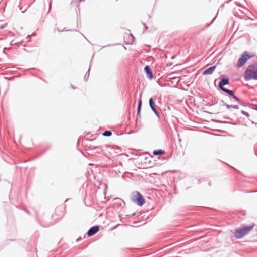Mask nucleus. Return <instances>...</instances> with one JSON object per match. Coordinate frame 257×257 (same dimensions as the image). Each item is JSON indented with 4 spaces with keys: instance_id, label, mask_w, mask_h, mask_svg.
<instances>
[{
    "instance_id": "nucleus-1",
    "label": "nucleus",
    "mask_w": 257,
    "mask_h": 257,
    "mask_svg": "<svg viewBox=\"0 0 257 257\" xmlns=\"http://www.w3.org/2000/svg\"><path fill=\"white\" fill-rule=\"evenodd\" d=\"M245 81L257 80V63L249 65L244 72Z\"/></svg>"
},
{
    "instance_id": "nucleus-2",
    "label": "nucleus",
    "mask_w": 257,
    "mask_h": 257,
    "mask_svg": "<svg viewBox=\"0 0 257 257\" xmlns=\"http://www.w3.org/2000/svg\"><path fill=\"white\" fill-rule=\"evenodd\" d=\"M255 224L252 223L249 225H242L241 227L237 228L234 232V236L236 239H240L246 235L254 227Z\"/></svg>"
},
{
    "instance_id": "nucleus-3",
    "label": "nucleus",
    "mask_w": 257,
    "mask_h": 257,
    "mask_svg": "<svg viewBox=\"0 0 257 257\" xmlns=\"http://www.w3.org/2000/svg\"><path fill=\"white\" fill-rule=\"evenodd\" d=\"M131 200L139 206H142L145 202V200L143 196L139 192L137 191L132 192Z\"/></svg>"
},
{
    "instance_id": "nucleus-4",
    "label": "nucleus",
    "mask_w": 257,
    "mask_h": 257,
    "mask_svg": "<svg viewBox=\"0 0 257 257\" xmlns=\"http://www.w3.org/2000/svg\"><path fill=\"white\" fill-rule=\"evenodd\" d=\"M252 57L253 56L250 55L247 51H245L242 54L241 57L239 58L236 66L237 67L240 68L242 67L244 64H245V63L248 59L252 58Z\"/></svg>"
},
{
    "instance_id": "nucleus-5",
    "label": "nucleus",
    "mask_w": 257,
    "mask_h": 257,
    "mask_svg": "<svg viewBox=\"0 0 257 257\" xmlns=\"http://www.w3.org/2000/svg\"><path fill=\"white\" fill-rule=\"evenodd\" d=\"M103 147H105L106 148H110V149L112 150H116L115 153L117 154H119L121 152L120 148L117 147V146H111L109 145H105L103 146H101V145L96 146V147L94 146V147H93V148L94 149V150H98L100 151H103Z\"/></svg>"
},
{
    "instance_id": "nucleus-6",
    "label": "nucleus",
    "mask_w": 257,
    "mask_h": 257,
    "mask_svg": "<svg viewBox=\"0 0 257 257\" xmlns=\"http://www.w3.org/2000/svg\"><path fill=\"white\" fill-rule=\"evenodd\" d=\"M229 83V79L224 75H222L220 76V81L218 84V87L222 91L224 89H226L224 87V85H228Z\"/></svg>"
},
{
    "instance_id": "nucleus-7",
    "label": "nucleus",
    "mask_w": 257,
    "mask_h": 257,
    "mask_svg": "<svg viewBox=\"0 0 257 257\" xmlns=\"http://www.w3.org/2000/svg\"><path fill=\"white\" fill-rule=\"evenodd\" d=\"M100 226L95 225L90 227L87 232L88 237H91L96 234L99 231Z\"/></svg>"
},
{
    "instance_id": "nucleus-8",
    "label": "nucleus",
    "mask_w": 257,
    "mask_h": 257,
    "mask_svg": "<svg viewBox=\"0 0 257 257\" xmlns=\"http://www.w3.org/2000/svg\"><path fill=\"white\" fill-rule=\"evenodd\" d=\"M149 105L152 111L154 113L156 116L159 117V113L157 109L155 108V104L152 98H150L149 99Z\"/></svg>"
},
{
    "instance_id": "nucleus-9",
    "label": "nucleus",
    "mask_w": 257,
    "mask_h": 257,
    "mask_svg": "<svg viewBox=\"0 0 257 257\" xmlns=\"http://www.w3.org/2000/svg\"><path fill=\"white\" fill-rule=\"evenodd\" d=\"M113 131L114 132V134L116 136H120V135H123L124 134L130 135L131 134L135 133L137 132V130H136V131L133 130L129 132H124L122 130H113Z\"/></svg>"
},
{
    "instance_id": "nucleus-10",
    "label": "nucleus",
    "mask_w": 257,
    "mask_h": 257,
    "mask_svg": "<svg viewBox=\"0 0 257 257\" xmlns=\"http://www.w3.org/2000/svg\"><path fill=\"white\" fill-rule=\"evenodd\" d=\"M144 72L146 74L147 77L150 79L151 80L153 78V74L151 70L150 67L148 65H146L144 69Z\"/></svg>"
},
{
    "instance_id": "nucleus-11",
    "label": "nucleus",
    "mask_w": 257,
    "mask_h": 257,
    "mask_svg": "<svg viewBox=\"0 0 257 257\" xmlns=\"http://www.w3.org/2000/svg\"><path fill=\"white\" fill-rule=\"evenodd\" d=\"M216 68V66H211V67L206 69V70H205L203 71L202 74L204 75L211 74L214 71Z\"/></svg>"
},
{
    "instance_id": "nucleus-12",
    "label": "nucleus",
    "mask_w": 257,
    "mask_h": 257,
    "mask_svg": "<svg viewBox=\"0 0 257 257\" xmlns=\"http://www.w3.org/2000/svg\"><path fill=\"white\" fill-rule=\"evenodd\" d=\"M84 134L85 135V137L84 138V139L83 141V142H85V141H89V142L93 141L96 140V137L94 135H92L91 136V137H93V138H92V139H90L89 138L87 137V136L89 134V133H87L86 132H84Z\"/></svg>"
},
{
    "instance_id": "nucleus-13",
    "label": "nucleus",
    "mask_w": 257,
    "mask_h": 257,
    "mask_svg": "<svg viewBox=\"0 0 257 257\" xmlns=\"http://www.w3.org/2000/svg\"><path fill=\"white\" fill-rule=\"evenodd\" d=\"M165 153V151L162 149L155 150L153 152V154L155 156H161Z\"/></svg>"
},
{
    "instance_id": "nucleus-14",
    "label": "nucleus",
    "mask_w": 257,
    "mask_h": 257,
    "mask_svg": "<svg viewBox=\"0 0 257 257\" xmlns=\"http://www.w3.org/2000/svg\"><path fill=\"white\" fill-rule=\"evenodd\" d=\"M141 106H142V100L140 98V100L138 101V104L137 106V115L140 117V112L141 109Z\"/></svg>"
},
{
    "instance_id": "nucleus-15",
    "label": "nucleus",
    "mask_w": 257,
    "mask_h": 257,
    "mask_svg": "<svg viewBox=\"0 0 257 257\" xmlns=\"http://www.w3.org/2000/svg\"><path fill=\"white\" fill-rule=\"evenodd\" d=\"M222 91L227 93L229 96H230L231 97H232L235 95L234 92L232 90L227 89V88L224 89V90H223Z\"/></svg>"
},
{
    "instance_id": "nucleus-16",
    "label": "nucleus",
    "mask_w": 257,
    "mask_h": 257,
    "mask_svg": "<svg viewBox=\"0 0 257 257\" xmlns=\"http://www.w3.org/2000/svg\"><path fill=\"white\" fill-rule=\"evenodd\" d=\"M224 105L225 106V107L227 109H230V108H233V109H239V106L238 105H229V104H224Z\"/></svg>"
},
{
    "instance_id": "nucleus-17",
    "label": "nucleus",
    "mask_w": 257,
    "mask_h": 257,
    "mask_svg": "<svg viewBox=\"0 0 257 257\" xmlns=\"http://www.w3.org/2000/svg\"><path fill=\"white\" fill-rule=\"evenodd\" d=\"M102 135L104 136L110 137L112 135V132L108 130H105V132H103Z\"/></svg>"
},
{
    "instance_id": "nucleus-18",
    "label": "nucleus",
    "mask_w": 257,
    "mask_h": 257,
    "mask_svg": "<svg viewBox=\"0 0 257 257\" xmlns=\"http://www.w3.org/2000/svg\"><path fill=\"white\" fill-rule=\"evenodd\" d=\"M90 70V68L89 67L87 72L86 73L85 75L84 76V79L85 81H87L88 80V78H89Z\"/></svg>"
},
{
    "instance_id": "nucleus-19",
    "label": "nucleus",
    "mask_w": 257,
    "mask_h": 257,
    "mask_svg": "<svg viewBox=\"0 0 257 257\" xmlns=\"http://www.w3.org/2000/svg\"><path fill=\"white\" fill-rule=\"evenodd\" d=\"M36 36V34L35 33H33L31 36ZM30 38H31V36L30 35H28L26 39H27V41H26V42H29L30 41Z\"/></svg>"
},
{
    "instance_id": "nucleus-20",
    "label": "nucleus",
    "mask_w": 257,
    "mask_h": 257,
    "mask_svg": "<svg viewBox=\"0 0 257 257\" xmlns=\"http://www.w3.org/2000/svg\"><path fill=\"white\" fill-rule=\"evenodd\" d=\"M93 147H94V146H92L91 145H89V146H87V150H89V151H94V149L93 148Z\"/></svg>"
},
{
    "instance_id": "nucleus-21",
    "label": "nucleus",
    "mask_w": 257,
    "mask_h": 257,
    "mask_svg": "<svg viewBox=\"0 0 257 257\" xmlns=\"http://www.w3.org/2000/svg\"><path fill=\"white\" fill-rule=\"evenodd\" d=\"M20 43H21V41H16L15 40H13L11 42V45L18 44Z\"/></svg>"
},
{
    "instance_id": "nucleus-22",
    "label": "nucleus",
    "mask_w": 257,
    "mask_h": 257,
    "mask_svg": "<svg viewBox=\"0 0 257 257\" xmlns=\"http://www.w3.org/2000/svg\"><path fill=\"white\" fill-rule=\"evenodd\" d=\"M243 107H246L247 106V104L245 102H242L240 100V102H238Z\"/></svg>"
},
{
    "instance_id": "nucleus-23",
    "label": "nucleus",
    "mask_w": 257,
    "mask_h": 257,
    "mask_svg": "<svg viewBox=\"0 0 257 257\" xmlns=\"http://www.w3.org/2000/svg\"><path fill=\"white\" fill-rule=\"evenodd\" d=\"M241 114H243V115H245V116H247V117L249 116V113H248V112H246V111H243V110H242V111H241Z\"/></svg>"
},
{
    "instance_id": "nucleus-24",
    "label": "nucleus",
    "mask_w": 257,
    "mask_h": 257,
    "mask_svg": "<svg viewBox=\"0 0 257 257\" xmlns=\"http://www.w3.org/2000/svg\"><path fill=\"white\" fill-rule=\"evenodd\" d=\"M232 98L237 102H240V99L235 95H234Z\"/></svg>"
},
{
    "instance_id": "nucleus-25",
    "label": "nucleus",
    "mask_w": 257,
    "mask_h": 257,
    "mask_svg": "<svg viewBox=\"0 0 257 257\" xmlns=\"http://www.w3.org/2000/svg\"><path fill=\"white\" fill-rule=\"evenodd\" d=\"M252 105L253 106L252 109L257 111V104H252Z\"/></svg>"
},
{
    "instance_id": "nucleus-26",
    "label": "nucleus",
    "mask_w": 257,
    "mask_h": 257,
    "mask_svg": "<svg viewBox=\"0 0 257 257\" xmlns=\"http://www.w3.org/2000/svg\"><path fill=\"white\" fill-rule=\"evenodd\" d=\"M7 24H4V25H3L1 26H0V29H4V28H6V26H7Z\"/></svg>"
},
{
    "instance_id": "nucleus-27",
    "label": "nucleus",
    "mask_w": 257,
    "mask_h": 257,
    "mask_svg": "<svg viewBox=\"0 0 257 257\" xmlns=\"http://www.w3.org/2000/svg\"><path fill=\"white\" fill-rule=\"evenodd\" d=\"M206 133H207L208 134H210V135H215V136H220V135L219 134H212V133H209L208 132H205Z\"/></svg>"
},
{
    "instance_id": "nucleus-28",
    "label": "nucleus",
    "mask_w": 257,
    "mask_h": 257,
    "mask_svg": "<svg viewBox=\"0 0 257 257\" xmlns=\"http://www.w3.org/2000/svg\"><path fill=\"white\" fill-rule=\"evenodd\" d=\"M25 212H26L27 213H28V214H30V211H29L28 210L26 209V210H25Z\"/></svg>"
},
{
    "instance_id": "nucleus-29",
    "label": "nucleus",
    "mask_w": 257,
    "mask_h": 257,
    "mask_svg": "<svg viewBox=\"0 0 257 257\" xmlns=\"http://www.w3.org/2000/svg\"><path fill=\"white\" fill-rule=\"evenodd\" d=\"M36 217H37V221L38 223L39 224L41 225V223H40V221L39 220V219L37 218V216H36Z\"/></svg>"
},
{
    "instance_id": "nucleus-30",
    "label": "nucleus",
    "mask_w": 257,
    "mask_h": 257,
    "mask_svg": "<svg viewBox=\"0 0 257 257\" xmlns=\"http://www.w3.org/2000/svg\"><path fill=\"white\" fill-rule=\"evenodd\" d=\"M220 102H221V103L222 104H223V105L225 104V103H224V101H223V100H220Z\"/></svg>"
},
{
    "instance_id": "nucleus-31",
    "label": "nucleus",
    "mask_w": 257,
    "mask_h": 257,
    "mask_svg": "<svg viewBox=\"0 0 257 257\" xmlns=\"http://www.w3.org/2000/svg\"><path fill=\"white\" fill-rule=\"evenodd\" d=\"M15 40H16V41H21V43H21L23 42V41H22V40H18V39Z\"/></svg>"
},
{
    "instance_id": "nucleus-32",
    "label": "nucleus",
    "mask_w": 257,
    "mask_h": 257,
    "mask_svg": "<svg viewBox=\"0 0 257 257\" xmlns=\"http://www.w3.org/2000/svg\"><path fill=\"white\" fill-rule=\"evenodd\" d=\"M71 88H72V89H75V87H74L73 86V85H71Z\"/></svg>"
},
{
    "instance_id": "nucleus-33",
    "label": "nucleus",
    "mask_w": 257,
    "mask_h": 257,
    "mask_svg": "<svg viewBox=\"0 0 257 257\" xmlns=\"http://www.w3.org/2000/svg\"><path fill=\"white\" fill-rule=\"evenodd\" d=\"M143 25H144V26H145L144 24H143ZM145 29H146V30H147V29H148V28H147V26H145Z\"/></svg>"
},
{
    "instance_id": "nucleus-34",
    "label": "nucleus",
    "mask_w": 257,
    "mask_h": 257,
    "mask_svg": "<svg viewBox=\"0 0 257 257\" xmlns=\"http://www.w3.org/2000/svg\"><path fill=\"white\" fill-rule=\"evenodd\" d=\"M85 1V0H79V2H83V1Z\"/></svg>"
},
{
    "instance_id": "nucleus-35",
    "label": "nucleus",
    "mask_w": 257,
    "mask_h": 257,
    "mask_svg": "<svg viewBox=\"0 0 257 257\" xmlns=\"http://www.w3.org/2000/svg\"><path fill=\"white\" fill-rule=\"evenodd\" d=\"M51 3H50V4L49 5V9L51 8Z\"/></svg>"
},
{
    "instance_id": "nucleus-36",
    "label": "nucleus",
    "mask_w": 257,
    "mask_h": 257,
    "mask_svg": "<svg viewBox=\"0 0 257 257\" xmlns=\"http://www.w3.org/2000/svg\"><path fill=\"white\" fill-rule=\"evenodd\" d=\"M66 31H72V30H66Z\"/></svg>"
},
{
    "instance_id": "nucleus-37",
    "label": "nucleus",
    "mask_w": 257,
    "mask_h": 257,
    "mask_svg": "<svg viewBox=\"0 0 257 257\" xmlns=\"http://www.w3.org/2000/svg\"><path fill=\"white\" fill-rule=\"evenodd\" d=\"M81 35L85 37V38L87 40V38L83 35V34H81Z\"/></svg>"
},
{
    "instance_id": "nucleus-38",
    "label": "nucleus",
    "mask_w": 257,
    "mask_h": 257,
    "mask_svg": "<svg viewBox=\"0 0 257 257\" xmlns=\"http://www.w3.org/2000/svg\"><path fill=\"white\" fill-rule=\"evenodd\" d=\"M110 46V45H107V46H104L103 47H107V46Z\"/></svg>"
},
{
    "instance_id": "nucleus-39",
    "label": "nucleus",
    "mask_w": 257,
    "mask_h": 257,
    "mask_svg": "<svg viewBox=\"0 0 257 257\" xmlns=\"http://www.w3.org/2000/svg\"><path fill=\"white\" fill-rule=\"evenodd\" d=\"M50 148V147L49 146V147H47V149H49Z\"/></svg>"
},
{
    "instance_id": "nucleus-40",
    "label": "nucleus",
    "mask_w": 257,
    "mask_h": 257,
    "mask_svg": "<svg viewBox=\"0 0 257 257\" xmlns=\"http://www.w3.org/2000/svg\"><path fill=\"white\" fill-rule=\"evenodd\" d=\"M175 130L177 131V129H176ZM176 132H177V134H178V132L177 131H176ZM178 136H179V134H178Z\"/></svg>"
},
{
    "instance_id": "nucleus-41",
    "label": "nucleus",
    "mask_w": 257,
    "mask_h": 257,
    "mask_svg": "<svg viewBox=\"0 0 257 257\" xmlns=\"http://www.w3.org/2000/svg\"><path fill=\"white\" fill-rule=\"evenodd\" d=\"M99 152L98 151H97L96 152H95V153H99Z\"/></svg>"
},
{
    "instance_id": "nucleus-42",
    "label": "nucleus",
    "mask_w": 257,
    "mask_h": 257,
    "mask_svg": "<svg viewBox=\"0 0 257 257\" xmlns=\"http://www.w3.org/2000/svg\"><path fill=\"white\" fill-rule=\"evenodd\" d=\"M174 57H175V56L172 57V59L174 58Z\"/></svg>"
},
{
    "instance_id": "nucleus-43",
    "label": "nucleus",
    "mask_w": 257,
    "mask_h": 257,
    "mask_svg": "<svg viewBox=\"0 0 257 257\" xmlns=\"http://www.w3.org/2000/svg\"><path fill=\"white\" fill-rule=\"evenodd\" d=\"M79 239H81V238H79ZM79 239H77V241H78Z\"/></svg>"
},
{
    "instance_id": "nucleus-44",
    "label": "nucleus",
    "mask_w": 257,
    "mask_h": 257,
    "mask_svg": "<svg viewBox=\"0 0 257 257\" xmlns=\"http://www.w3.org/2000/svg\"><path fill=\"white\" fill-rule=\"evenodd\" d=\"M204 128H208L206 127V126H204Z\"/></svg>"
},
{
    "instance_id": "nucleus-45",
    "label": "nucleus",
    "mask_w": 257,
    "mask_h": 257,
    "mask_svg": "<svg viewBox=\"0 0 257 257\" xmlns=\"http://www.w3.org/2000/svg\"><path fill=\"white\" fill-rule=\"evenodd\" d=\"M217 130V131H220L221 130L218 129V130Z\"/></svg>"
}]
</instances>
